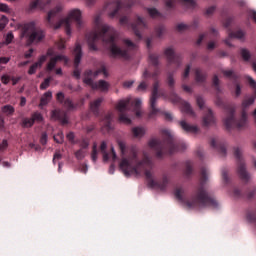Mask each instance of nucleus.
Masks as SVG:
<instances>
[{
  "label": "nucleus",
  "mask_w": 256,
  "mask_h": 256,
  "mask_svg": "<svg viewBox=\"0 0 256 256\" xmlns=\"http://www.w3.org/2000/svg\"><path fill=\"white\" fill-rule=\"evenodd\" d=\"M44 37L45 34L39 28L35 27L34 22L25 24L22 29L21 39L28 45H31V43H39V41H43Z\"/></svg>",
  "instance_id": "nucleus-1"
},
{
  "label": "nucleus",
  "mask_w": 256,
  "mask_h": 256,
  "mask_svg": "<svg viewBox=\"0 0 256 256\" xmlns=\"http://www.w3.org/2000/svg\"><path fill=\"white\" fill-rule=\"evenodd\" d=\"M120 169L126 177H139L141 171H143V165L137 163V157L123 158L120 162Z\"/></svg>",
  "instance_id": "nucleus-2"
},
{
  "label": "nucleus",
  "mask_w": 256,
  "mask_h": 256,
  "mask_svg": "<svg viewBox=\"0 0 256 256\" xmlns=\"http://www.w3.org/2000/svg\"><path fill=\"white\" fill-rule=\"evenodd\" d=\"M75 21L77 29H81L83 27V20H81V10L74 9L71 10L68 14V17L60 22V25H54V29H59V27H63L67 33V35H71V23Z\"/></svg>",
  "instance_id": "nucleus-3"
},
{
  "label": "nucleus",
  "mask_w": 256,
  "mask_h": 256,
  "mask_svg": "<svg viewBox=\"0 0 256 256\" xmlns=\"http://www.w3.org/2000/svg\"><path fill=\"white\" fill-rule=\"evenodd\" d=\"M47 57H53V50H49L46 55L40 57L38 62L32 65L28 71L29 75H34L37 72V69H41L43 63L47 61Z\"/></svg>",
  "instance_id": "nucleus-4"
},
{
  "label": "nucleus",
  "mask_w": 256,
  "mask_h": 256,
  "mask_svg": "<svg viewBox=\"0 0 256 256\" xmlns=\"http://www.w3.org/2000/svg\"><path fill=\"white\" fill-rule=\"evenodd\" d=\"M86 85H91L92 89H99L100 91H107L109 84L105 81H99L98 84H93V81L89 78H84Z\"/></svg>",
  "instance_id": "nucleus-5"
},
{
  "label": "nucleus",
  "mask_w": 256,
  "mask_h": 256,
  "mask_svg": "<svg viewBox=\"0 0 256 256\" xmlns=\"http://www.w3.org/2000/svg\"><path fill=\"white\" fill-rule=\"evenodd\" d=\"M57 61H64V63H67V57L65 56H56L55 58L51 57L50 62L47 65V70L48 71H53L55 69V64Z\"/></svg>",
  "instance_id": "nucleus-6"
},
{
  "label": "nucleus",
  "mask_w": 256,
  "mask_h": 256,
  "mask_svg": "<svg viewBox=\"0 0 256 256\" xmlns=\"http://www.w3.org/2000/svg\"><path fill=\"white\" fill-rule=\"evenodd\" d=\"M107 31H109V26H104V27H103V32H102V34H100V35H92V36L89 38L88 43H89V45H90V49H95V47H93V46L91 45V41H97V39H99V36H100V37H104V35H107Z\"/></svg>",
  "instance_id": "nucleus-7"
},
{
  "label": "nucleus",
  "mask_w": 256,
  "mask_h": 256,
  "mask_svg": "<svg viewBox=\"0 0 256 256\" xmlns=\"http://www.w3.org/2000/svg\"><path fill=\"white\" fill-rule=\"evenodd\" d=\"M73 53L75 55V65H79L81 63V46L76 45Z\"/></svg>",
  "instance_id": "nucleus-8"
},
{
  "label": "nucleus",
  "mask_w": 256,
  "mask_h": 256,
  "mask_svg": "<svg viewBox=\"0 0 256 256\" xmlns=\"http://www.w3.org/2000/svg\"><path fill=\"white\" fill-rule=\"evenodd\" d=\"M52 98L53 94L51 92H46L41 98L40 106L43 107V105H47Z\"/></svg>",
  "instance_id": "nucleus-9"
},
{
  "label": "nucleus",
  "mask_w": 256,
  "mask_h": 256,
  "mask_svg": "<svg viewBox=\"0 0 256 256\" xmlns=\"http://www.w3.org/2000/svg\"><path fill=\"white\" fill-rule=\"evenodd\" d=\"M127 105H129V99L121 100L117 104V109L120 111V113H123L125 109H127Z\"/></svg>",
  "instance_id": "nucleus-10"
},
{
  "label": "nucleus",
  "mask_w": 256,
  "mask_h": 256,
  "mask_svg": "<svg viewBox=\"0 0 256 256\" xmlns=\"http://www.w3.org/2000/svg\"><path fill=\"white\" fill-rule=\"evenodd\" d=\"M180 125L184 131H188L191 133H197V127L195 126H189V124H186L185 121L180 122Z\"/></svg>",
  "instance_id": "nucleus-11"
},
{
  "label": "nucleus",
  "mask_w": 256,
  "mask_h": 256,
  "mask_svg": "<svg viewBox=\"0 0 256 256\" xmlns=\"http://www.w3.org/2000/svg\"><path fill=\"white\" fill-rule=\"evenodd\" d=\"M7 25H9V18L5 15L0 16V33L7 27Z\"/></svg>",
  "instance_id": "nucleus-12"
},
{
  "label": "nucleus",
  "mask_w": 256,
  "mask_h": 256,
  "mask_svg": "<svg viewBox=\"0 0 256 256\" xmlns=\"http://www.w3.org/2000/svg\"><path fill=\"white\" fill-rule=\"evenodd\" d=\"M2 113H4V115H13V113H15V108L11 105H6L2 107Z\"/></svg>",
  "instance_id": "nucleus-13"
},
{
  "label": "nucleus",
  "mask_w": 256,
  "mask_h": 256,
  "mask_svg": "<svg viewBox=\"0 0 256 256\" xmlns=\"http://www.w3.org/2000/svg\"><path fill=\"white\" fill-rule=\"evenodd\" d=\"M101 152L103 154L104 161H109V156L107 155V143L102 142L100 146Z\"/></svg>",
  "instance_id": "nucleus-14"
},
{
  "label": "nucleus",
  "mask_w": 256,
  "mask_h": 256,
  "mask_svg": "<svg viewBox=\"0 0 256 256\" xmlns=\"http://www.w3.org/2000/svg\"><path fill=\"white\" fill-rule=\"evenodd\" d=\"M110 51L114 57H117V55H123V52L121 49H119L115 44H112Z\"/></svg>",
  "instance_id": "nucleus-15"
},
{
  "label": "nucleus",
  "mask_w": 256,
  "mask_h": 256,
  "mask_svg": "<svg viewBox=\"0 0 256 256\" xmlns=\"http://www.w3.org/2000/svg\"><path fill=\"white\" fill-rule=\"evenodd\" d=\"M133 134L135 135V137H143V135H145V129L133 128Z\"/></svg>",
  "instance_id": "nucleus-16"
},
{
  "label": "nucleus",
  "mask_w": 256,
  "mask_h": 256,
  "mask_svg": "<svg viewBox=\"0 0 256 256\" xmlns=\"http://www.w3.org/2000/svg\"><path fill=\"white\" fill-rule=\"evenodd\" d=\"M60 11H61V8H58L57 11H51V12L48 13V21H49V23H51V21L56 19L57 13H59Z\"/></svg>",
  "instance_id": "nucleus-17"
},
{
  "label": "nucleus",
  "mask_w": 256,
  "mask_h": 256,
  "mask_svg": "<svg viewBox=\"0 0 256 256\" xmlns=\"http://www.w3.org/2000/svg\"><path fill=\"white\" fill-rule=\"evenodd\" d=\"M34 120L33 118H25L22 122L23 127H33L34 125Z\"/></svg>",
  "instance_id": "nucleus-18"
},
{
  "label": "nucleus",
  "mask_w": 256,
  "mask_h": 256,
  "mask_svg": "<svg viewBox=\"0 0 256 256\" xmlns=\"http://www.w3.org/2000/svg\"><path fill=\"white\" fill-rule=\"evenodd\" d=\"M13 39H15V36H13L12 32H8L5 37V45H10V43H13Z\"/></svg>",
  "instance_id": "nucleus-19"
},
{
  "label": "nucleus",
  "mask_w": 256,
  "mask_h": 256,
  "mask_svg": "<svg viewBox=\"0 0 256 256\" xmlns=\"http://www.w3.org/2000/svg\"><path fill=\"white\" fill-rule=\"evenodd\" d=\"M34 123H43V116L40 113H35L32 116Z\"/></svg>",
  "instance_id": "nucleus-20"
},
{
  "label": "nucleus",
  "mask_w": 256,
  "mask_h": 256,
  "mask_svg": "<svg viewBox=\"0 0 256 256\" xmlns=\"http://www.w3.org/2000/svg\"><path fill=\"white\" fill-rule=\"evenodd\" d=\"M182 113H193L191 111V106H189L188 103H184V105L181 108Z\"/></svg>",
  "instance_id": "nucleus-21"
},
{
  "label": "nucleus",
  "mask_w": 256,
  "mask_h": 256,
  "mask_svg": "<svg viewBox=\"0 0 256 256\" xmlns=\"http://www.w3.org/2000/svg\"><path fill=\"white\" fill-rule=\"evenodd\" d=\"M54 141H56V143H63V133L60 132L54 135Z\"/></svg>",
  "instance_id": "nucleus-22"
},
{
  "label": "nucleus",
  "mask_w": 256,
  "mask_h": 256,
  "mask_svg": "<svg viewBox=\"0 0 256 256\" xmlns=\"http://www.w3.org/2000/svg\"><path fill=\"white\" fill-rule=\"evenodd\" d=\"M10 9L9 6L7 4H0V12L1 13H9Z\"/></svg>",
  "instance_id": "nucleus-23"
},
{
  "label": "nucleus",
  "mask_w": 256,
  "mask_h": 256,
  "mask_svg": "<svg viewBox=\"0 0 256 256\" xmlns=\"http://www.w3.org/2000/svg\"><path fill=\"white\" fill-rule=\"evenodd\" d=\"M241 55L243 59H245V61L249 60V58L251 57V54H249V51H247L246 49H242Z\"/></svg>",
  "instance_id": "nucleus-24"
},
{
  "label": "nucleus",
  "mask_w": 256,
  "mask_h": 256,
  "mask_svg": "<svg viewBox=\"0 0 256 256\" xmlns=\"http://www.w3.org/2000/svg\"><path fill=\"white\" fill-rule=\"evenodd\" d=\"M9 147V143H7V140H2L0 142V151H5Z\"/></svg>",
  "instance_id": "nucleus-25"
},
{
  "label": "nucleus",
  "mask_w": 256,
  "mask_h": 256,
  "mask_svg": "<svg viewBox=\"0 0 256 256\" xmlns=\"http://www.w3.org/2000/svg\"><path fill=\"white\" fill-rule=\"evenodd\" d=\"M10 59L7 58V57H2L0 58V71L3 69V65H7V62L9 61Z\"/></svg>",
  "instance_id": "nucleus-26"
},
{
  "label": "nucleus",
  "mask_w": 256,
  "mask_h": 256,
  "mask_svg": "<svg viewBox=\"0 0 256 256\" xmlns=\"http://www.w3.org/2000/svg\"><path fill=\"white\" fill-rule=\"evenodd\" d=\"M150 101H151V108L155 112V101H157V93L153 94Z\"/></svg>",
  "instance_id": "nucleus-27"
},
{
  "label": "nucleus",
  "mask_w": 256,
  "mask_h": 256,
  "mask_svg": "<svg viewBox=\"0 0 256 256\" xmlns=\"http://www.w3.org/2000/svg\"><path fill=\"white\" fill-rule=\"evenodd\" d=\"M1 81L4 85H7L11 81V77H9L8 75H3L1 77Z\"/></svg>",
  "instance_id": "nucleus-28"
},
{
  "label": "nucleus",
  "mask_w": 256,
  "mask_h": 256,
  "mask_svg": "<svg viewBox=\"0 0 256 256\" xmlns=\"http://www.w3.org/2000/svg\"><path fill=\"white\" fill-rule=\"evenodd\" d=\"M99 73H103L104 76L107 77V70H105V69H103V70H101V71H98V72H96V73L90 72L89 75H90V77H97V75H98Z\"/></svg>",
  "instance_id": "nucleus-29"
},
{
  "label": "nucleus",
  "mask_w": 256,
  "mask_h": 256,
  "mask_svg": "<svg viewBox=\"0 0 256 256\" xmlns=\"http://www.w3.org/2000/svg\"><path fill=\"white\" fill-rule=\"evenodd\" d=\"M76 157H77V159H83V157H85V150L81 149V150L77 151Z\"/></svg>",
  "instance_id": "nucleus-30"
},
{
  "label": "nucleus",
  "mask_w": 256,
  "mask_h": 256,
  "mask_svg": "<svg viewBox=\"0 0 256 256\" xmlns=\"http://www.w3.org/2000/svg\"><path fill=\"white\" fill-rule=\"evenodd\" d=\"M49 83H51V79L48 78L40 85V88L47 89V87H49Z\"/></svg>",
  "instance_id": "nucleus-31"
},
{
  "label": "nucleus",
  "mask_w": 256,
  "mask_h": 256,
  "mask_svg": "<svg viewBox=\"0 0 256 256\" xmlns=\"http://www.w3.org/2000/svg\"><path fill=\"white\" fill-rule=\"evenodd\" d=\"M120 121L121 123H125L126 125H129V123H131V120L129 118H127V116H120Z\"/></svg>",
  "instance_id": "nucleus-32"
},
{
  "label": "nucleus",
  "mask_w": 256,
  "mask_h": 256,
  "mask_svg": "<svg viewBox=\"0 0 256 256\" xmlns=\"http://www.w3.org/2000/svg\"><path fill=\"white\" fill-rule=\"evenodd\" d=\"M103 100L99 99V100H96L94 101L92 104H91V109H96V107H99V105H101V102Z\"/></svg>",
  "instance_id": "nucleus-33"
},
{
  "label": "nucleus",
  "mask_w": 256,
  "mask_h": 256,
  "mask_svg": "<svg viewBox=\"0 0 256 256\" xmlns=\"http://www.w3.org/2000/svg\"><path fill=\"white\" fill-rule=\"evenodd\" d=\"M67 139L68 141H70V143H74L75 141V134H73L72 132L67 134Z\"/></svg>",
  "instance_id": "nucleus-34"
},
{
  "label": "nucleus",
  "mask_w": 256,
  "mask_h": 256,
  "mask_svg": "<svg viewBox=\"0 0 256 256\" xmlns=\"http://www.w3.org/2000/svg\"><path fill=\"white\" fill-rule=\"evenodd\" d=\"M92 160L97 161V146L93 147Z\"/></svg>",
  "instance_id": "nucleus-35"
},
{
  "label": "nucleus",
  "mask_w": 256,
  "mask_h": 256,
  "mask_svg": "<svg viewBox=\"0 0 256 256\" xmlns=\"http://www.w3.org/2000/svg\"><path fill=\"white\" fill-rule=\"evenodd\" d=\"M196 205H197V200L193 201L192 203L191 202L186 203V207L188 209H191V208L195 207Z\"/></svg>",
  "instance_id": "nucleus-36"
},
{
  "label": "nucleus",
  "mask_w": 256,
  "mask_h": 256,
  "mask_svg": "<svg viewBox=\"0 0 256 256\" xmlns=\"http://www.w3.org/2000/svg\"><path fill=\"white\" fill-rule=\"evenodd\" d=\"M244 35H245V34H244L242 31H239V32H237V33L234 35V37H235L236 39H243Z\"/></svg>",
  "instance_id": "nucleus-37"
},
{
  "label": "nucleus",
  "mask_w": 256,
  "mask_h": 256,
  "mask_svg": "<svg viewBox=\"0 0 256 256\" xmlns=\"http://www.w3.org/2000/svg\"><path fill=\"white\" fill-rule=\"evenodd\" d=\"M213 122V115L209 114L208 121L207 119H204V124L209 125V123Z\"/></svg>",
  "instance_id": "nucleus-38"
},
{
  "label": "nucleus",
  "mask_w": 256,
  "mask_h": 256,
  "mask_svg": "<svg viewBox=\"0 0 256 256\" xmlns=\"http://www.w3.org/2000/svg\"><path fill=\"white\" fill-rule=\"evenodd\" d=\"M42 145H47V134H43L41 138Z\"/></svg>",
  "instance_id": "nucleus-39"
},
{
  "label": "nucleus",
  "mask_w": 256,
  "mask_h": 256,
  "mask_svg": "<svg viewBox=\"0 0 256 256\" xmlns=\"http://www.w3.org/2000/svg\"><path fill=\"white\" fill-rule=\"evenodd\" d=\"M248 81H249V83H250V85H251L252 87H256V82H255V80H253V78L248 77Z\"/></svg>",
  "instance_id": "nucleus-40"
},
{
  "label": "nucleus",
  "mask_w": 256,
  "mask_h": 256,
  "mask_svg": "<svg viewBox=\"0 0 256 256\" xmlns=\"http://www.w3.org/2000/svg\"><path fill=\"white\" fill-rule=\"evenodd\" d=\"M175 195H176L177 199H181V196L183 195V191L177 190V191L175 192Z\"/></svg>",
  "instance_id": "nucleus-41"
},
{
  "label": "nucleus",
  "mask_w": 256,
  "mask_h": 256,
  "mask_svg": "<svg viewBox=\"0 0 256 256\" xmlns=\"http://www.w3.org/2000/svg\"><path fill=\"white\" fill-rule=\"evenodd\" d=\"M64 95H63V93H61V92H59L58 94H57V99H58V101H63V99H64Z\"/></svg>",
  "instance_id": "nucleus-42"
},
{
  "label": "nucleus",
  "mask_w": 256,
  "mask_h": 256,
  "mask_svg": "<svg viewBox=\"0 0 256 256\" xmlns=\"http://www.w3.org/2000/svg\"><path fill=\"white\" fill-rule=\"evenodd\" d=\"M147 85L145 83H141L139 86H138V89L139 91H143V89H146Z\"/></svg>",
  "instance_id": "nucleus-43"
},
{
  "label": "nucleus",
  "mask_w": 256,
  "mask_h": 256,
  "mask_svg": "<svg viewBox=\"0 0 256 256\" xmlns=\"http://www.w3.org/2000/svg\"><path fill=\"white\" fill-rule=\"evenodd\" d=\"M135 107H136V109H139V107H141V100L136 99V101H135Z\"/></svg>",
  "instance_id": "nucleus-44"
},
{
  "label": "nucleus",
  "mask_w": 256,
  "mask_h": 256,
  "mask_svg": "<svg viewBox=\"0 0 256 256\" xmlns=\"http://www.w3.org/2000/svg\"><path fill=\"white\" fill-rule=\"evenodd\" d=\"M26 103H27V99H25V97H22L20 102L21 107L25 106Z\"/></svg>",
  "instance_id": "nucleus-45"
},
{
  "label": "nucleus",
  "mask_w": 256,
  "mask_h": 256,
  "mask_svg": "<svg viewBox=\"0 0 256 256\" xmlns=\"http://www.w3.org/2000/svg\"><path fill=\"white\" fill-rule=\"evenodd\" d=\"M31 55H33V49H30V50H29V53H26V54H25V58H26V59H29V57H31Z\"/></svg>",
  "instance_id": "nucleus-46"
},
{
  "label": "nucleus",
  "mask_w": 256,
  "mask_h": 256,
  "mask_svg": "<svg viewBox=\"0 0 256 256\" xmlns=\"http://www.w3.org/2000/svg\"><path fill=\"white\" fill-rule=\"evenodd\" d=\"M118 145H119L121 151H125V143L119 142Z\"/></svg>",
  "instance_id": "nucleus-47"
},
{
  "label": "nucleus",
  "mask_w": 256,
  "mask_h": 256,
  "mask_svg": "<svg viewBox=\"0 0 256 256\" xmlns=\"http://www.w3.org/2000/svg\"><path fill=\"white\" fill-rule=\"evenodd\" d=\"M208 49H215V43L214 42H210L208 44Z\"/></svg>",
  "instance_id": "nucleus-48"
},
{
  "label": "nucleus",
  "mask_w": 256,
  "mask_h": 256,
  "mask_svg": "<svg viewBox=\"0 0 256 256\" xmlns=\"http://www.w3.org/2000/svg\"><path fill=\"white\" fill-rule=\"evenodd\" d=\"M197 103H198L199 107H203V100L201 98L197 99Z\"/></svg>",
  "instance_id": "nucleus-49"
},
{
  "label": "nucleus",
  "mask_w": 256,
  "mask_h": 256,
  "mask_svg": "<svg viewBox=\"0 0 256 256\" xmlns=\"http://www.w3.org/2000/svg\"><path fill=\"white\" fill-rule=\"evenodd\" d=\"M19 78H12V85H17Z\"/></svg>",
  "instance_id": "nucleus-50"
},
{
  "label": "nucleus",
  "mask_w": 256,
  "mask_h": 256,
  "mask_svg": "<svg viewBox=\"0 0 256 256\" xmlns=\"http://www.w3.org/2000/svg\"><path fill=\"white\" fill-rule=\"evenodd\" d=\"M113 159H117V154L115 153V148H111Z\"/></svg>",
  "instance_id": "nucleus-51"
},
{
  "label": "nucleus",
  "mask_w": 256,
  "mask_h": 256,
  "mask_svg": "<svg viewBox=\"0 0 256 256\" xmlns=\"http://www.w3.org/2000/svg\"><path fill=\"white\" fill-rule=\"evenodd\" d=\"M149 145H150L151 147H155V145H157L156 140L150 141Z\"/></svg>",
  "instance_id": "nucleus-52"
},
{
  "label": "nucleus",
  "mask_w": 256,
  "mask_h": 256,
  "mask_svg": "<svg viewBox=\"0 0 256 256\" xmlns=\"http://www.w3.org/2000/svg\"><path fill=\"white\" fill-rule=\"evenodd\" d=\"M133 85V81L124 83V87H131Z\"/></svg>",
  "instance_id": "nucleus-53"
},
{
  "label": "nucleus",
  "mask_w": 256,
  "mask_h": 256,
  "mask_svg": "<svg viewBox=\"0 0 256 256\" xmlns=\"http://www.w3.org/2000/svg\"><path fill=\"white\" fill-rule=\"evenodd\" d=\"M189 71H190V68L188 67L184 73V77H188L189 76Z\"/></svg>",
  "instance_id": "nucleus-54"
},
{
  "label": "nucleus",
  "mask_w": 256,
  "mask_h": 256,
  "mask_svg": "<svg viewBox=\"0 0 256 256\" xmlns=\"http://www.w3.org/2000/svg\"><path fill=\"white\" fill-rule=\"evenodd\" d=\"M63 73V71L61 70V68H58L56 70V75H61Z\"/></svg>",
  "instance_id": "nucleus-55"
},
{
  "label": "nucleus",
  "mask_w": 256,
  "mask_h": 256,
  "mask_svg": "<svg viewBox=\"0 0 256 256\" xmlns=\"http://www.w3.org/2000/svg\"><path fill=\"white\" fill-rule=\"evenodd\" d=\"M252 19H254V21L256 23V12H252Z\"/></svg>",
  "instance_id": "nucleus-56"
},
{
  "label": "nucleus",
  "mask_w": 256,
  "mask_h": 256,
  "mask_svg": "<svg viewBox=\"0 0 256 256\" xmlns=\"http://www.w3.org/2000/svg\"><path fill=\"white\" fill-rule=\"evenodd\" d=\"M178 29L181 31V29H185V25H183V24H180V25H178Z\"/></svg>",
  "instance_id": "nucleus-57"
},
{
  "label": "nucleus",
  "mask_w": 256,
  "mask_h": 256,
  "mask_svg": "<svg viewBox=\"0 0 256 256\" xmlns=\"http://www.w3.org/2000/svg\"><path fill=\"white\" fill-rule=\"evenodd\" d=\"M232 73H233V72H231V71H226V72H225V75H226L227 77H229V76L232 75Z\"/></svg>",
  "instance_id": "nucleus-58"
},
{
  "label": "nucleus",
  "mask_w": 256,
  "mask_h": 256,
  "mask_svg": "<svg viewBox=\"0 0 256 256\" xmlns=\"http://www.w3.org/2000/svg\"><path fill=\"white\" fill-rule=\"evenodd\" d=\"M237 95L241 94V88H239V86H237V90H236Z\"/></svg>",
  "instance_id": "nucleus-59"
},
{
  "label": "nucleus",
  "mask_w": 256,
  "mask_h": 256,
  "mask_svg": "<svg viewBox=\"0 0 256 256\" xmlns=\"http://www.w3.org/2000/svg\"><path fill=\"white\" fill-rule=\"evenodd\" d=\"M171 53H173V50H171V49L166 50V55H171Z\"/></svg>",
  "instance_id": "nucleus-60"
},
{
  "label": "nucleus",
  "mask_w": 256,
  "mask_h": 256,
  "mask_svg": "<svg viewBox=\"0 0 256 256\" xmlns=\"http://www.w3.org/2000/svg\"><path fill=\"white\" fill-rule=\"evenodd\" d=\"M157 13V10H150V15H155Z\"/></svg>",
  "instance_id": "nucleus-61"
},
{
  "label": "nucleus",
  "mask_w": 256,
  "mask_h": 256,
  "mask_svg": "<svg viewBox=\"0 0 256 256\" xmlns=\"http://www.w3.org/2000/svg\"><path fill=\"white\" fill-rule=\"evenodd\" d=\"M54 159H61V155L55 154V155H54Z\"/></svg>",
  "instance_id": "nucleus-62"
},
{
  "label": "nucleus",
  "mask_w": 256,
  "mask_h": 256,
  "mask_svg": "<svg viewBox=\"0 0 256 256\" xmlns=\"http://www.w3.org/2000/svg\"><path fill=\"white\" fill-rule=\"evenodd\" d=\"M168 83L169 85H173V78H169Z\"/></svg>",
  "instance_id": "nucleus-63"
},
{
  "label": "nucleus",
  "mask_w": 256,
  "mask_h": 256,
  "mask_svg": "<svg viewBox=\"0 0 256 256\" xmlns=\"http://www.w3.org/2000/svg\"><path fill=\"white\" fill-rule=\"evenodd\" d=\"M214 85H217V83L219 82V79H217V77L214 78Z\"/></svg>",
  "instance_id": "nucleus-64"
}]
</instances>
